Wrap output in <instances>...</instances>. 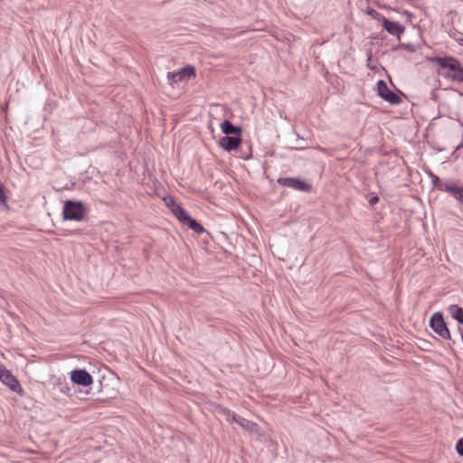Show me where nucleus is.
<instances>
[{
  "label": "nucleus",
  "mask_w": 463,
  "mask_h": 463,
  "mask_svg": "<svg viewBox=\"0 0 463 463\" xmlns=\"http://www.w3.org/2000/svg\"><path fill=\"white\" fill-rule=\"evenodd\" d=\"M430 61L437 63L441 69H448L453 71L452 74H446V78L454 81L463 82V66L457 58L453 56H434Z\"/></svg>",
  "instance_id": "obj_1"
},
{
  "label": "nucleus",
  "mask_w": 463,
  "mask_h": 463,
  "mask_svg": "<svg viewBox=\"0 0 463 463\" xmlns=\"http://www.w3.org/2000/svg\"><path fill=\"white\" fill-rule=\"evenodd\" d=\"M86 207L81 201L68 199L64 202L62 217L64 221H82L86 214Z\"/></svg>",
  "instance_id": "obj_2"
},
{
  "label": "nucleus",
  "mask_w": 463,
  "mask_h": 463,
  "mask_svg": "<svg viewBox=\"0 0 463 463\" xmlns=\"http://www.w3.org/2000/svg\"><path fill=\"white\" fill-rule=\"evenodd\" d=\"M430 328L443 339H450V332L441 312H435L430 318Z\"/></svg>",
  "instance_id": "obj_3"
},
{
  "label": "nucleus",
  "mask_w": 463,
  "mask_h": 463,
  "mask_svg": "<svg viewBox=\"0 0 463 463\" xmlns=\"http://www.w3.org/2000/svg\"><path fill=\"white\" fill-rule=\"evenodd\" d=\"M277 183L282 186L304 193H310L313 189L309 183L299 177H279Z\"/></svg>",
  "instance_id": "obj_4"
},
{
  "label": "nucleus",
  "mask_w": 463,
  "mask_h": 463,
  "mask_svg": "<svg viewBox=\"0 0 463 463\" xmlns=\"http://www.w3.org/2000/svg\"><path fill=\"white\" fill-rule=\"evenodd\" d=\"M377 94L383 100L392 105H398L402 102V98L398 93L391 90L383 80H379L376 84Z\"/></svg>",
  "instance_id": "obj_5"
},
{
  "label": "nucleus",
  "mask_w": 463,
  "mask_h": 463,
  "mask_svg": "<svg viewBox=\"0 0 463 463\" xmlns=\"http://www.w3.org/2000/svg\"><path fill=\"white\" fill-rule=\"evenodd\" d=\"M0 381L8 386L13 392L23 394L24 390L19 381L2 364L0 365Z\"/></svg>",
  "instance_id": "obj_6"
},
{
  "label": "nucleus",
  "mask_w": 463,
  "mask_h": 463,
  "mask_svg": "<svg viewBox=\"0 0 463 463\" xmlns=\"http://www.w3.org/2000/svg\"><path fill=\"white\" fill-rule=\"evenodd\" d=\"M192 76H195V70L193 66L188 65L179 71L168 72L167 80L169 84L174 86V84L187 80Z\"/></svg>",
  "instance_id": "obj_7"
},
{
  "label": "nucleus",
  "mask_w": 463,
  "mask_h": 463,
  "mask_svg": "<svg viewBox=\"0 0 463 463\" xmlns=\"http://www.w3.org/2000/svg\"><path fill=\"white\" fill-rule=\"evenodd\" d=\"M72 383L88 387L92 384L93 378L85 369H74L70 373Z\"/></svg>",
  "instance_id": "obj_8"
},
{
  "label": "nucleus",
  "mask_w": 463,
  "mask_h": 463,
  "mask_svg": "<svg viewBox=\"0 0 463 463\" xmlns=\"http://www.w3.org/2000/svg\"><path fill=\"white\" fill-rule=\"evenodd\" d=\"M242 142L241 136H223L218 141L219 146L225 151H233L239 148Z\"/></svg>",
  "instance_id": "obj_9"
},
{
  "label": "nucleus",
  "mask_w": 463,
  "mask_h": 463,
  "mask_svg": "<svg viewBox=\"0 0 463 463\" xmlns=\"http://www.w3.org/2000/svg\"><path fill=\"white\" fill-rule=\"evenodd\" d=\"M441 192L449 194L460 205H463V186H460L454 182L447 181L444 183V187Z\"/></svg>",
  "instance_id": "obj_10"
},
{
  "label": "nucleus",
  "mask_w": 463,
  "mask_h": 463,
  "mask_svg": "<svg viewBox=\"0 0 463 463\" xmlns=\"http://www.w3.org/2000/svg\"><path fill=\"white\" fill-rule=\"evenodd\" d=\"M382 24L383 28L390 34L396 36L399 39L404 32V27L399 22L390 21L385 17Z\"/></svg>",
  "instance_id": "obj_11"
},
{
  "label": "nucleus",
  "mask_w": 463,
  "mask_h": 463,
  "mask_svg": "<svg viewBox=\"0 0 463 463\" xmlns=\"http://www.w3.org/2000/svg\"><path fill=\"white\" fill-rule=\"evenodd\" d=\"M221 130L224 136H241L242 128L233 125L230 120H224L221 124Z\"/></svg>",
  "instance_id": "obj_12"
},
{
  "label": "nucleus",
  "mask_w": 463,
  "mask_h": 463,
  "mask_svg": "<svg viewBox=\"0 0 463 463\" xmlns=\"http://www.w3.org/2000/svg\"><path fill=\"white\" fill-rule=\"evenodd\" d=\"M166 204L179 222L183 221L184 216L188 213V212L184 210L181 204L177 203L172 197L169 198V201L166 202Z\"/></svg>",
  "instance_id": "obj_13"
},
{
  "label": "nucleus",
  "mask_w": 463,
  "mask_h": 463,
  "mask_svg": "<svg viewBox=\"0 0 463 463\" xmlns=\"http://www.w3.org/2000/svg\"><path fill=\"white\" fill-rule=\"evenodd\" d=\"M184 225H186L189 229L193 230L194 232L201 234L205 232L203 225L197 222L195 219L192 218L189 213H187L183 221H181Z\"/></svg>",
  "instance_id": "obj_14"
},
{
  "label": "nucleus",
  "mask_w": 463,
  "mask_h": 463,
  "mask_svg": "<svg viewBox=\"0 0 463 463\" xmlns=\"http://www.w3.org/2000/svg\"><path fill=\"white\" fill-rule=\"evenodd\" d=\"M233 421L237 422L240 426H241L243 429L245 430H248L250 431H253L256 430L257 428V424L249 420H246L245 418L243 417H241L239 415L236 414V416H233Z\"/></svg>",
  "instance_id": "obj_15"
},
{
  "label": "nucleus",
  "mask_w": 463,
  "mask_h": 463,
  "mask_svg": "<svg viewBox=\"0 0 463 463\" xmlns=\"http://www.w3.org/2000/svg\"><path fill=\"white\" fill-rule=\"evenodd\" d=\"M451 317L458 321V324L463 325V307L458 305H451L449 307Z\"/></svg>",
  "instance_id": "obj_16"
},
{
  "label": "nucleus",
  "mask_w": 463,
  "mask_h": 463,
  "mask_svg": "<svg viewBox=\"0 0 463 463\" xmlns=\"http://www.w3.org/2000/svg\"><path fill=\"white\" fill-rule=\"evenodd\" d=\"M215 411L217 413L223 415L227 420H232L233 416H236V413L222 405H218Z\"/></svg>",
  "instance_id": "obj_17"
},
{
  "label": "nucleus",
  "mask_w": 463,
  "mask_h": 463,
  "mask_svg": "<svg viewBox=\"0 0 463 463\" xmlns=\"http://www.w3.org/2000/svg\"><path fill=\"white\" fill-rule=\"evenodd\" d=\"M365 13L370 15L373 19L378 21V22H383V19L385 18L384 15H383L381 13H379L378 11H376L375 9L372 8V7H368L365 11Z\"/></svg>",
  "instance_id": "obj_18"
},
{
  "label": "nucleus",
  "mask_w": 463,
  "mask_h": 463,
  "mask_svg": "<svg viewBox=\"0 0 463 463\" xmlns=\"http://www.w3.org/2000/svg\"><path fill=\"white\" fill-rule=\"evenodd\" d=\"M430 178H431V184H432L433 187L439 191H442L445 182H442L438 175H436L432 173H430Z\"/></svg>",
  "instance_id": "obj_19"
},
{
  "label": "nucleus",
  "mask_w": 463,
  "mask_h": 463,
  "mask_svg": "<svg viewBox=\"0 0 463 463\" xmlns=\"http://www.w3.org/2000/svg\"><path fill=\"white\" fill-rule=\"evenodd\" d=\"M397 49H404L410 52H415L420 48L419 44H414L411 43H402L396 47Z\"/></svg>",
  "instance_id": "obj_20"
},
{
  "label": "nucleus",
  "mask_w": 463,
  "mask_h": 463,
  "mask_svg": "<svg viewBox=\"0 0 463 463\" xmlns=\"http://www.w3.org/2000/svg\"><path fill=\"white\" fill-rule=\"evenodd\" d=\"M0 203L7 206V196L5 194V188L0 182Z\"/></svg>",
  "instance_id": "obj_21"
},
{
  "label": "nucleus",
  "mask_w": 463,
  "mask_h": 463,
  "mask_svg": "<svg viewBox=\"0 0 463 463\" xmlns=\"http://www.w3.org/2000/svg\"><path fill=\"white\" fill-rule=\"evenodd\" d=\"M60 391L62 393L67 394L68 396H72L73 394L71 393V388L68 385V383H59Z\"/></svg>",
  "instance_id": "obj_22"
},
{
  "label": "nucleus",
  "mask_w": 463,
  "mask_h": 463,
  "mask_svg": "<svg viewBox=\"0 0 463 463\" xmlns=\"http://www.w3.org/2000/svg\"><path fill=\"white\" fill-rule=\"evenodd\" d=\"M456 450L459 456L463 457V437L458 440Z\"/></svg>",
  "instance_id": "obj_23"
},
{
  "label": "nucleus",
  "mask_w": 463,
  "mask_h": 463,
  "mask_svg": "<svg viewBox=\"0 0 463 463\" xmlns=\"http://www.w3.org/2000/svg\"><path fill=\"white\" fill-rule=\"evenodd\" d=\"M379 202V196L378 195H373L372 196L370 199H369V204L370 205H374L375 203H377Z\"/></svg>",
  "instance_id": "obj_24"
},
{
  "label": "nucleus",
  "mask_w": 463,
  "mask_h": 463,
  "mask_svg": "<svg viewBox=\"0 0 463 463\" xmlns=\"http://www.w3.org/2000/svg\"><path fill=\"white\" fill-rule=\"evenodd\" d=\"M99 390H98V392H99V393H101V392H103V384H102V381H99Z\"/></svg>",
  "instance_id": "obj_25"
},
{
  "label": "nucleus",
  "mask_w": 463,
  "mask_h": 463,
  "mask_svg": "<svg viewBox=\"0 0 463 463\" xmlns=\"http://www.w3.org/2000/svg\"><path fill=\"white\" fill-rule=\"evenodd\" d=\"M106 398H107V397H104V396H99L97 399H98V400H100V399H101V400H104V399H106Z\"/></svg>",
  "instance_id": "obj_26"
},
{
  "label": "nucleus",
  "mask_w": 463,
  "mask_h": 463,
  "mask_svg": "<svg viewBox=\"0 0 463 463\" xmlns=\"http://www.w3.org/2000/svg\"><path fill=\"white\" fill-rule=\"evenodd\" d=\"M371 58H372V55L370 54V55L368 56V61H371Z\"/></svg>",
  "instance_id": "obj_27"
},
{
  "label": "nucleus",
  "mask_w": 463,
  "mask_h": 463,
  "mask_svg": "<svg viewBox=\"0 0 463 463\" xmlns=\"http://www.w3.org/2000/svg\"><path fill=\"white\" fill-rule=\"evenodd\" d=\"M461 339H462V342H463V335L461 334Z\"/></svg>",
  "instance_id": "obj_28"
},
{
  "label": "nucleus",
  "mask_w": 463,
  "mask_h": 463,
  "mask_svg": "<svg viewBox=\"0 0 463 463\" xmlns=\"http://www.w3.org/2000/svg\"><path fill=\"white\" fill-rule=\"evenodd\" d=\"M461 42H463V39H461Z\"/></svg>",
  "instance_id": "obj_29"
}]
</instances>
